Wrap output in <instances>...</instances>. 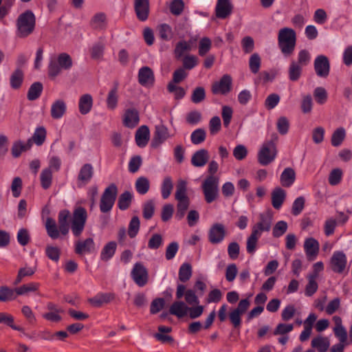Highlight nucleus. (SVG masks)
Returning <instances> with one entry per match:
<instances>
[{
	"mask_svg": "<svg viewBox=\"0 0 352 352\" xmlns=\"http://www.w3.org/2000/svg\"><path fill=\"white\" fill-rule=\"evenodd\" d=\"M278 135L274 133L271 139L265 140L261 145L258 153L257 160L262 166H267L272 163L278 155L277 141Z\"/></svg>",
	"mask_w": 352,
	"mask_h": 352,
	"instance_id": "f257e3e1",
	"label": "nucleus"
},
{
	"mask_svg": "<svg viewBox=\"0 0 352 352\" xmlns=\"http://www.w3.org/2000/svg\"><path fill=\"white\" fill-rule=\"evenodd\" d=\"M296 43V34L289 28H284L279 30L278 35V47L285 56H291L294 52Z\"/></svg>",
	"mask_w": 352,
	"mask_h": 352,
	"instance_id": "f03ea898",
	"label": "nucleus"
},
{
	"mask_svg": "<svg viewBox=\"0 0 352 352\" xmlns=\"http://www.w3.org/2000/svg\"><path fill=\"white\" fill-rule=\"evenodd\" d=\"M17 35L20 37H26L34 30L35 16L30 10L21 14L16 21Z\"/></svg>",
	"mask_w": 352,
	"mask_h": 352,
	"instance_id": "7ed1b4c3",
	"label": "nucleus"
},
{
	"mask_svg": "<svg viewBox=\"0 0 352 352\" xmlns=\"http://www.w3.org/2000/svg\"><path fill=\"white\" fill-rule=\"evenodd\" d=\"M72 66L71 56L66 53H62L58 56L56 60H50L48 66L49 75L55 77L60 73L61 69L68 70Z\"/></svg>",
	"mask_w": 352,
	"mask_h": 352,
	"instance_id": "20e7f679",
	"label": "nucleus"
},
{
	"mask_svg": "<svg viewBox=\"0 0 352 352\" xmlns=\"http://www.w3.org/2000/svg\"><path fill=\"white\" fill-rule=\"evenodd\" d=\"M219 184V177L214 175H210L207 177L202 183L201 187L207 203H212L217 198Z\"/></svg>",
	"mask_w": 352,
	"mask_h": 352,
	"instance_id": "39448f33",
	"label": "nucleus"
},
{
	"mask_svg": "<svg viewBox=\"0 0 352 352\" xmlns=\"http://www.w3.org/2000/svg\"><path fill=\"white\" fill-rule=\"evenodd\" d=\"M87 219V212L84 208L79 206L74 209L71 222V228L74 236H79L81 234Z\"/></svg>",
	"mask_w": 352,
	"mask_h": 352,
	"instance_id": "423d86ee",
	"label": "nucleus"
},
{
	"mask_svg": "<svg viewBox=\"0 0 352 352\" xmlns=\"http://www.w3.org/2000/svg\"><path fill=\"white\" fill-rule=\"evenodd\" d=\"M118 188L113 184L109 186L104 191L100 202V210L106 213L111 210L116 199Z\"/></svg>",
	"mask_w": 352,
	"mask_h": 352,
	"instance_id": "0eeeda50",
	"label": "nucleus"
},
{
	"mask_svg": "<svg viewBox=\"0 0 352 352\" xmlns=\"http://www.w3.org/2000/svg\"><path fill=\"white\" fill-rule=\"evenodd\" d=\"M347 258L342 251H335L329 261L331 270L336 274H344L346 270Z\"/></svg>",
	"mask_w": 352,
	"mask_h": 352,
	"instance_id": "6e6552de",
	"label": "nucleus"
},
{
	"mask_svg": "<svg viewBox=\"0 0 352 352\" xmlns=\"http://www.w3.org/2000/svg\"><path fill=\"white\" fill-rule=\"evenodd\" d=\"M272 223V216L269 212L259 214V219L252 228V232L261 236L264 232H269Z\"/></svg>",
	"mask_w": 352,
	"mask_h": 352,
	"instance_id": "1a4fd4ad",
	"label": "nucleus"
},
{
	"mask_svg": "<svg viewBox=\"0 0 352 352\" xmlns=\"http://www.w3.org/2000/svg\"><path fill=\"white\" fill-rule=\"evenodd\" d=\"M175 295L178 300L184 296L185 302L187 305H194L199 304V296L197 295L196 292L192 289H186L184 285H177Z\"/></svg>",
	"mask_w": 352,
	"mask_h": 352,
	"instance_id": "9d476101",
	"label": "nucleus"
},
{
	"mask_svg": "<svg viewBox=\"0 0 352 352\" xmlns=\"http://www.w3.org/2000/svg\"><path fill=\"white\" fill-rule=\"evenodd\" d=\"M232 80L230 75L225 74L221 78L215 82L212 87V91L214 94L226 95L232 89Z\"/></svg>",
	"mask_w": 352,
	"mask_h": 352,
	"instance_id": "9b49d317",
	"label": "nucleus"
},
{
	"mask_svg": "<svg viewBox=\"0 0 352 352\" xmlns=\"http://www.w3.org/2000/svg\"><path fill=\"white\" fill-rule=\"evenodd\" d=\"M304 251L309 261H314L319 253V242L313 237H308L305 239L303 244Z\"/></svg>",
	"mask_w": 352,
	"mask_h": 352,
	"instance_id": "f8f14e48",
	"label": "nucleus"
},
{
	"mask_svg": "<svg viewBox=\"0 0 352 352\" xmlns=\"http://www.w3.org/2000/svg\"><path fill=\"white\" fill-rule=\"evenodd\" d=\"M226 236V228L222 223L213 224L208 232V240L213 244L221 243Z\"/></svg>",
	"mask_w": 352,
	"mask_h": 352,
	"instance_id": "ddd939ff",
	"label": "nucleus"
},
{
	"mask_svg": "<svg viewBox=\"0 0 352 352\" xmlns=\"http://www.w3.org/2000/svg\"><path fill=\"white\" fill-rule=\"evenodd\" d=\"M314 69L318 76L327 77L330 71V64L328 58L324 55L318 56L314 60Z\"/></svg>",
	"mask_w": 352,
	"mask_h": 352,
	"instance_id": "4468645a",
	"label": "nucleus"
},
{
	"mask_svg": "<svg viewBox=\"0 0 352 352\" xmlns=\"http://www.w3.org/2000/svg\"><path fill=\"white\" fill-rule=\"evenodd\" d=\"M168 129L164 124H160L155 126V136L151 143L153 147H157L168 138L173 137Z\"/></svg>",
	"mask_w": 352,
	"mask_h": 352,
	"instance_id": "2eb2a0df",
	"label": "nucleus"
},
{
	"mask_svg": "<svg viewBox=\"0 0 352 352\" xmlns=\"http://www.w3.org/2000/svg\"><path fill=\"white\" fill-rule=\"evenodd\" d=\"M47 311L43 314V318L45 320L58 322L62 320L60 314L63 313V309L59 308L53 302H48L46 306Z\"/></svg>",
	"mask_w": 352,
	"mask_h": 352,
	"instance_id": "dca6fc26",
	"label": "nucleus"
},
{
	"mask_svg": "<svg viewBox=\"0 0 352 352\" xmlns=\"http://www.w3.org/2000/svg\"><path fill=\"white\" fill-rule=\"evenodd\" d=\"M132 276L135 283L140 287L144 286L148 281V273L146 268L140 263H136L132 270Z\"/></svg>",
	"mask_w": 352,
	"mask_h": 352,
	"instance_id": "f3484780",
	"label": "nucleus"
},
{
	"mask_svg": "<svg viewBox=\"0 0 352 352\" xmlns=\"http://www.w3.org/2000/svg\"><path fill=\"white\" fill-rule=\"evenodd\" d=\"M138 78L139 83L144 87H150L155 81L153 72L148 66L142 67L139 69Z\"/></svg>",
	"mask_w": 352,
	"mask_h": 352,
	"instance_id": "a211bd4d",
	"label": "nucleus"
},
{
	"mask_svg": "<svg viewBox=\"0 0 352 352\" xmlns=\"http://www.w3.org/2000/svg\"><path fill=\"white\" fill-rule=\"evenodd\" d=\"M134 8L140 21H144L148 19L149 14L148 0H134Z\"/></svg>",
	"mask_w": 352,
	"mask_h": 352,
	"instance_id": "6ab92c4d",
	"label": "nucleus"
},
{
	"mask_svg": "<svg viewBox=\"0 0 352 352\" xmlns=\"http://www.w3.org/2000/svg\"><path fill=\"white\" fill-rule=\"evenodd\" d=\"M95 250V243L92 238H87L84 241H77L75 243V251L78 254H90Z\"/></svg>",
	"mask_w": 352,
	"mask_h": 352,
	"instance_id": "aec40b11",
	"label": "nucleus"
},
{
	"mask_svg": "<svg viewBox=\"0 0 352 352\" xmlns=\"http://www.w3.org/2000/svg\"><path fill=\"white\" fill-rule=\"evenodd\" d=\"M232 6L230 0H217L215 12L219 19H226L232 13Z\"/></svg>",
	"mask_w": 352,
	"mask_h": 352,
	"instance_id": "412c9836",
	"label": "nucleus"
},
{
	"mask_svg": "<svg viewBox=\"0 0 352 352\" xmlns=\"http://www.w3.org/2000/svg\"><path fill=\"white\" fill-rule=\"evenodd\" d=\"M189 307L182 300L175 301L169 308V312L171 315L175 316L179 318L186 316L188 314Z\"/></svg>",
	"mask_w": 352,
	"mask_h": 352,
	"instance_id": "4be33fe9",
	"label": "nucleus"
},
{
	"mask_svg": "<svg viewBox=\"0 0 352 352\" xmlns=\"http://www.w3.org/2000/svg\"><path fill=\"white\" fill-rule=\"evenodd\" d=\"M67 111V104L62 99L55 100L51 106V116L56 120L63 117Z\"/></svg>",
	"mask_w": 352,
	"mask_h": 352,
	"instance_id": "5701e85b",
	"label": "nucleus"
},
{
	"mask_svg": "<svg viewBox=\"0 0 352 352\" xmlns=\"http://www.w3.org/2000/svg\"><path fill=\"white\" fill-rule=\"evenodd\" d=\"M150 139V131L147 126H141L135 133V142L139 147L146 146Z\"/></svg>",
	"mask_w": 352,
	"mask_h": 352,
	"instance_id": "b1692460",
	"label": "nucleus"
},
{
	"mask_svg": "<svg viewBox=\"0 0 352 352\" xmlns=\"http://www.w3.org/2000/svg\"><path fill=\"white\" fill-rule=\"evenodd\" d=\"M94 175V167L91 164H84L80 169L78 175V182L85 185L88 184Z\"/></svg>",
	"mask_w": 352,
	"mask_h": 352,
	"instance_id": "393cba45",
	"label": "nucleus"
},
{
	"mask_svg": "<svg viewBox=\"0 0 352 352\" xmlns=\"http://www.w3.org/2000/svg\"><path fill=\"white\" fill-rule=\"evenodd\" d=\"M93 98L89 94H82L79 98L78 109L81 114L86 115L90 112L93 107Z\"/></svg>",
	"mask_w": 352,
	"mask_h": 352,
	"instance_id": "a878e982",
	"label": "nucleus"
},
{
	"mask_svg": "<svg viewBox=\"0 0 352 352\" xmlns=\"http://www.w3.org/2000/svg\"><path fill=\"white\" fill-rule=\"evenodd\" d=\"M209 160V153L206 149L196 151L192 156L191 163L195 167L204 166Z\"/></svg>",
	"mask_w": 352,
	"mask_h": 352,
	"instance_id": "bb28decb",
	"label": "nucleus"
},
{
	"mask_svg": "<svg viewBox=\"0 0 352 352\" xmlns=\"http://www.w3.org/2000/svg\"><path fill=\"white\" fill-rule=\"evenodd\" d=\"M312 349H316L318 352H327L330 346L328 338L321 335L314 337L311 342Z\"/></svg>",
	"mask_w": 352,
	"mask_h": 352,
	"instance_id": "cd10ccee",
	"label": "nucleus"
},
{
	"mask_svg": "<svg viewBox=\"0 0 352 352\" xmlns=\"http://www.w3.org/2000/svg\"><path fill=\"white\" fill-rule=\"evenodd\" d=\"M286 197L285 191L280 187L275 188L272 192V204L278 210L281 208Z\"/></svg>",
	"mask_w": 352,
	"mask_h": 352,
	"instance_id": "c85d7f7f",
	"label": "nucleus"
},
{
	"mask_svg": "<svg viewBox=\"0 0 352 352\" xmlns=\"http://www.w3.org/2000/svg\"><path fill=\"white\" fill-rule=\"evenodd\" d=\"M139 121V113L137 110L133 109L125 111L123 123L126 126L133 128L138 124Z\"/></svg>",
	"mask_w": 352,
	"mask_h": 352,
	"instance_id": "c756f323",
	"label": "nucleus"
},
{
	"mask_svg": "<svg viewBox=\"0 0 352 352\" xmlns=\"http://www.w3.org/2000/svg\"><path fill=\"white\" fill-rule=\"evenodd\" d=\"M296 173L293 168H286L280 175V184L284 187L291 186L295 182Z\"/></svg>",
	"mask_w": 352,
	"mask_h": 352,
	"instance_id": "7c9ffc66",
	"label": "nucleus"
},
{
	"mask_svg": "<svg viewBox=\"0 0 352 352\" xmlns=\"http://www.w3.org/2000/svg\"><path fill=\"white\" fill-rule=\"evenodd\" d=\"M70 212L68 210H62L58 213V220L60 233L65 235L69 232L68 219Z\"/></svg>",
	"mask_w": 352,
	"mask_h": 352,
	"instance_id": "2f4dec72",
	"label": "nucleus"
},
{
	"mask_svg": "<svg viewBox=\"0 0 352 352\" xmlns=\"http://www.w3.org/2000/svg\"><path fill=\"white\" fill-rule=\"evenodd\" d=\"M114 298L115 296L112 293H100L90 298L89 302L95 307H100L103 304L111 302Z\"/></svg>",
	"mask_w": 352,
	"mask_h": 352,
	"instance_id": "473e14b6",
	"label": "nucleus"
},
{
	"mask_svg": "<svg viewBox=\"0 0 352 352\" xmlns=\"http://www.w3.org/2000/svg\"><path fill=\"white\" fill-rule=\"evenodd\" d=\"M32 146V142L31 139H29L26 142L21 141L15 142L12 147V155L14 157H18L21 154L31 148Z\"/></svg>",
	"mask_w": 352,
	"mask_h": 352,
	"instance_id": "72a5a7b5",
	"label": "nucleus"
},
{
	"mask_svg": "<svg viewBox=\"0 0 352 352\" xmlns=\"http://www.w3.org/2000/svg\"><path fill=\"white\" fill-rule=\"evenodd\" d=\"M118 98V88L117 86H114L109 90L107 94L106 103L108 109L114 110L117 107Z\"/></svg>",
	"mask_w": 352,
	"mask_h": 352,
	"instance_id": "f704fd0d",
	"label": "nucleus"
},
{
	"mask_svg": "<svg viewBox=\"0 0 352 352\" xmlns=\"http://www.w3.org/2000/svg\"><path fill=\"white\" fill-rule=\"evenodd\" d=\"M117 248V243L115 241L107 243L100 252V258L104 261L111 259L115 254Z\"/></svg>",
	"mask_w": 352,
	"mask_h": 352,
	"instance_id": "c9c22d12",
	"label": "nucleus"
},
{
	"mask_svg": "<svg viewBox=\"0 0 352 352\" xmlns=\"http://www.w3.org/2000/svg\"><path fill=\"white\" fill-rule=\"evenodd\" d=\"M45 229L47 234L52 239H56L60 235V229L57 228L56 223L54 219L48 217L46 219L45 223Z\"/></svg>",
	"mask_w": 352,
	"mask_h": 352,
	"instance_id": "e433bc0d",
	"label": "nucleus"
},
{
	"mask_svg": "<svg viewBox=\"0 0 352 352\" xmlns=\"http://www.w3.org/2000/svg\"><path fill=\"white\" fill-rule=\"evenodd\" d=\"M173 189V182L170 177H165L161 184L160 192L164 199H166L170 195Z\"/></svg>",
	"mask_w": 352,
	"mask_h": 352,
	"instance_id": "4c0bfd02",
	"label": "nucleus"
},
{
	"mask_svg": "<svg viewBox=\"0 0 352 352\" xmlns=\"http://www.w3.org/2000/svg\"><path fill=\"white\" fill-rule=\"evenodd\" d=\"M302 66L295 60H292L288 69L289 78L292 81L298 80L302 74Z\"/></svg>",
	"mask_w": 352,
	"mask_h": 352,
	"instance_id": "58836bf2",
	"label": "nucleus"
},
{
	"mask_svg": "<svg viewBox=\"0 0 352 352\" xmlns=\"http://www.w3.org/2000/svg\"><path fill=\"white\" fill-rule=\"evenodd\" d=\"M135 188L140 195H145L150 188V182L148 179L143 176L138 177L135 181Z\"/></svg>",
	"mask_w": 352,
	"mask_h": 352,
	"instance_id": "ea45409f",
	"label": "nucleus"
},
{
	"mask_svg": "<svg viewBox=\"0 0 352 352\" xmlns=\"http://www.w3.org/2000/svg\"><path fill=\"white\" fill-rule=\"evenodd\" d=\"M23 81V73L21 69L14 70L10 78V86L12 89H17L20 88Z\"/></svg>",
	"mask_w": 352,
	"mask_h": 352,
	"instance_id": "a19ab883",
	"label": "nucleus"
},
{
	"mask_svg": "<svg viewBox=\"0 0 352 352\" xmlns=\"http://www.w3.org/2000/svg\"><path fill=\"white\" fill-rule=\"evenodd\" d=\"M52 171L50 168H43L41 173L40 180L43 188L48 189L52 183Z\"/></svg>",
	"mask_w": 352,
	"mask_h": 352,
	"instance_id": "79ce46f5",
	"label": "nucleus"
},
{
	"mask_svg": "<svg viewBox=\"0 0 352 352\" xmlns=\"http://www.w3.org/2000/svg\"><path fill=\"white\" fill-rule=\"evenodd\" d=\"M260 237V236L251 232L246 241V250L248 253L254 254L256 252Z\"/></svg>",
	"mask_w": 352,
	"mask_h": 352,
	"instance_id": "37998d69",
	"label": "nucleus"
},
{
	"mask_svg": "<svg viewBox=\"0 0 352 352\" xmlns=\"http://www.w3.org/2000/svg\"><path fill=\"white\" fill-rule=\"evenodd\" d=\"M39 287V283L32 282L16 287L14 291L17 295H27L30 292L37 291Z\"/></svg>",
	"mask_w": 352,
	"mask_h": 352,
	"instance_id": "c03bdc74",
	"label": "nucleus"
},
{
	"mask_svg": "<svg viewBox=\"0 0 352 352\" xmlns=\"http://www.w3.org/2000/svg\"><path fill=\"white\" fill-rule=\"evenodd\" d=\"M249 68L250 72L256 74L261 67V58L257 53L252 54L249 58Z\"/></svg>",
	"mask_w": 352,
	"mask_h": 352,
	"instance_id": "a18cd8bd",
	"label": "nucleus"
},
{
	"mask_svg": "<svg viewBox=\"0 0 352 352\" xmlns=\"http://www.w3.org/2000/svg\"><path fill=\"white\" fill-rule=\"evenodd\" d=\"M332 320L335 324L333 331L335 336H347V331L345 327L342 325V318L338 316H334L332 318Z\"/></svg>",
	"mask_w": 352,
	"mask_h": 352,
	"instance_id": "49530a36",
	"label": "nucleus"
},
{
	"mask_svg": "<svg viewBox=\"0 0 352 352\" xmlns=\"http://www.w3.org/2000/svg\"><path fill=\"white\" fill-rule=\"evenodd\" d=\"M187 183L183 179L177 182L175 192V199L177 200L189 199L187 195Z\"/></svg>",
	"mask_w": 352,
	"mask_h": 352,
	"instance_id": "de8ad7c7",
	"label": "nucleus"
},
{
	"mask_svg": "<svg viewBox=\"0 0 352 352\" xmlns=\"http://www.w3.org/2000/svg\"><path fill=\"white\" fill-rule=\"evenodd\" d=\"M192 267L188 263H183L179 270V280L185 283L188 281L192 276Z\"/></svg>",
	"mask_w": 352,
	"mask_h": 352,
	"instance_id": "09e8293b",
	"label": "nucleus"
},
{
	"mask_svg": "<svg viewBox=\"0 0 352 352\" xmlns=\"http://www.w3.org/2000/svg\"><path fill=\"white\" fill-rule=\"evenodd\" d=\"M346 136V131L344 128L340 127L337 129L331 137V144L333 146H339L344 140Z\"/></svg>",
	"mask_w": 352,
	"mask_h": 352,
	"instance_id": "8fccbe9b",
	"label": "nucleus"
},
{
	"mask_svg": "<svg viewBox=\"0 0 352 352\" xmlns=\"http://www.w3.org/2000/svg\"><path fill=\"white\" fill-rule=\"evenodd\" d=\"M36 272V268L30 267V266H25L23 267H21L19 269L18 272V274L16 276V278L14 281V283L16 285L19 284L22 281V280L27 276H32Z\"/></svg>",
	"mask_w": 352,
	"mask_h": 352,
	"instance_id": "3c124183",
	"label": "nucleus"
},
{
	"mask_svg": "<svg viewBox=\"0 0 352 352\" xmlns=\"http://www.w3.org/2000/svg\"><path fill=\"white\" fill-rule=\"evenodd\" d=\"M42 90L43 85L41 83L38 82L33 83L28 90V98L30 100H34L37 99L40 96Z\"/></svg>",
	"mask_w": 352,
	"mask_h": 352,
	"instance_id": "603ef678",
	"label": "nucleus"
},
{
	"mask_svg": "<svg viewBox=\"0 0 352 352\" xmlns=\"http://www.w3.org/2000/svg\"><path fill=\"white\" fill-rule=\"evenodd\" d=\"M14 321V317L11 314L6 312H0V323H3L10 327L14 330L22 331V327L15 325Z\"/></svg>",
	"mask_w": 352,
	"mask_h": 352,
	"instance_id": "864d4df0",
	"label": "nucleus"
},
{
	"mask_svg": "<svg viewBox=\"0 0 352 352\" xmlns=\"http://www.w3.org/2000/svg\"><path fill=\"white\" fill-rule=\"evenodd\" d=\"M132 199V194L126 191L122 193L118 199V205L120 210H124L129 208Z\"/></svg>",
	"mask_w": 352,
	"mask_h": 352,
	"instance_id": "5fc2aeb1",
	"label": "nucleus"
},
{
	"mask_svg": "<svg viewBox=\"0 0 352 352\" xmlns=\"http://www.w3.org/2000/svg\"><path fill=\"white\" fill-rule=\"evenodd\" d=\"M343 175L342 170L336 168L333 169L329 175V183L331 186H336L340 183Z\"/></svg>",
	"mask_w": 352,
	"mask_h": 352,
	"instance_id": "6e6d98bb",
	"label": "nucleus"
},
{
	"mask_svg": "<svg viewBox=\"0 0 352 352\" xmlns=\"http://www.w3.org/2000/svg\"><path fill=\"white\" fill-rule=\"evenodd\" d=\"M212 41L208 37H203L199 42V54L205 56L211 49Z\"/></svg>",
	"mask_w": 352,
	"mask_h": 352,
	"instance_id": "4d7b16f0",
	"label": "nucleus"
},
{
	"mask_svg": "<svg viewBox=\"0 0 352 352\" xmlns=\"http://www.w3.org/2000/svg\"><path fill=\"white\" fill-rule=\"evenodd\" d=\"M46 131L44 127H38L36 129L32 136V142L33 141L36 145H41L45 140Z\"/></svg>",
	"mask_w": 352,
	"mask_h": 352,
	"instance_id": "13d9d810",
	"label": "nucleus"
},
{
	"mask_svg": "<svg viewBox=\"0 0 352 352\" xmlns=\"http://www.w3.org/2000/svg\"><path fill=\"white\" fill-rule=\"evenodd\" d=\"M191 50V43L185 41L179 42L175 49V54L177 58L182 57L185 52Z\"/></svg>",
	"mask_w": 352,
	"mask_h": 352,
	"instance_id": "bf43d9fd",
	"label": "nucleus"
},
{
	"mask_svg": "<svg viewBox=\"0 0 352 352\" xmlns=\"http://www.w3.org/2000/svg\"><path fill=\"white\" fill-rule=\"evenodd\" d=\"M206 137V133L205 130L203 129H197L191 133L190 139L194 144H199L205 140Z\"/></svg>",
	"mask_w": 352,
	"mask_h": 352,
	"instance_id": "052dcab7",
	"label": "nucleus"
},
{
	"mask_svg": "<svg viewBox=\"0 0 352 352\" xmlns=\"http://www.w3.org/2000/svg\"><path fill=\"white\" fill-rule=\"evenodd\" d=\"M314 96L317 103L322 104L327 100V93L324 88L318 87L314 89Z\"/></svg>",
	"mask_w": 352,
	"mask_h": 352,
	"instance_id": "680f3d73",
	"label": "nucleus"
},
{
	"mask_svg": "<svg viewBox=\"0 0 352 352\" xmlns=\"http://www.w3.org/2000/svg\"><path fill=\"white\" fill-rule=\"evenodd\" d=\"M276 128L280 134H287L289 128L288 119L285 116L280 117L276 122Z\"/></svg>",
	"mask_w": 352,
	"mask_h": 352,
	"instance_id": "e2e57ef3",
	"label": "nucleus"
},
{
	"mask_svg": "<svg viewBox=\"0 0 352 352\" xmlns=\"http://www.w3.org/2000/svg\"><path fill=\"white\" fill-rule=\"evenodd\" d=\"M280 96L277 94H270L265 100V107L268 110L274 109L280 102Z\"/></svg>",
	"mask_w": 352,
	"mask_h": 352,
	"instance_id": "0e129e2a",
	"label": "nucleus"
},
{
	"mask_svg": "<svg viewBox=\"0 0 352 352\" xmlns=\"http://www.w3.org/2000/svg\"><path fill=\"white\" fill-rule=\"evenodd\" d=\"M140 222L138 217H133L129 226L128 234L131 238L135 237L138 233Z\"/></svg>",
	"mask_w": 352,
	"mask_h": 352,
	"instance_id": "69168bd1",
	"label": "nucleus"
},
{
	"mask_svg": "<svg viewBox=\"0 0 352 352\" xmlns=\"http://www.w3.org/2000/svg\"><path fill=\"white\" fill-rule=\"evenodd\" d=\"M287 223L285 221H278L273 228V236L274 237H280L283 235L287 230Z\"/></svg>",
	"mask_w": 352,
	"mask_h": 352,
	"instance_id": "338daca9",
	"label": "nucleus"
},
{
	"mask_svg": "<svg viewBox=\"0 0 352 352\" xmlns=\"http://www.w3.org/2000/svg\"><path fill=\"white\" fill-rule=\"evenodd\" d=\"M338 340H339V342L333 344L331 349L330 352H344V350L347 345V336H336Z\"/></svg>",
	"mask_w": 352,
	"mask_h": 352,
	"instance_id": "774afa93",
	"label": "nucleus"
}]
</instances>
